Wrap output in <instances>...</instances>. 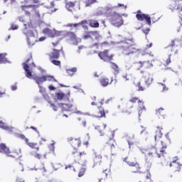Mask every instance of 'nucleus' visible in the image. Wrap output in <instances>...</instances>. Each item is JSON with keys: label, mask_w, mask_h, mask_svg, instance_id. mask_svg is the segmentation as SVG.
<instances>
[{"label": "nucleus", "mask_w": 182, "mask_h": 182, "mask_svg": "<svg viewBox=\"0 0 182 182\" xmlns=\"http://www.w3.org/2000/svg\"><path fill=\"white\" fill-rule=\"evenodd\" d=\"M136 46L134 41H133V38L129 40H125L124 41L120 42L119 49L122 50V53L128 56V55H132L139 52V49L133 47Z\"/></svg>", "instance_id": "f257e3e1"}, {"label": "nucleus", "mask_w": 182, "mask_h": 182, "mask_svg": "<svg viewBox=\"0 0 182 182\" xmlns=\"http://www.w3.org/2000/svg\"><path fill=\"white\" fill-rule=\"evenodd\" d=\"M31 60H32V57L28 58L26 63H23V68L26 72V77H28V79H33L38 86H41V83L46 82L45 75L41 77L39 75H32V72L29 70V65H28Z\"/></svg>", "instance_id": "f03ea898"}, {"label": "nucleus", "mask_w": 182, "mask_h": 182, "mask_svg": "<svg viewBox=\"0 0 182 182\" xmlns=\"http://www.w3.org/2000/svg\"><path fill=\"white\" fill-rule=\"evenodd\" d=\"M24 26H25V29L23 30V35L26 36L27 45L28 48H32V46L35 45V42H37L38 40H36V36H35L33 31H28L26 29V24H24Z\"/></svg>", "instance_id": "7ed1b4c3"}, {"label": "nucleus", "mask_w": 182, "mask_h": 182, "mask_svg": "<svg viewBox=\"0 0 182 182\" xmlns=\"http://www.w3.org/2000/svg\"><path fill=\"white\" fill-rule=\"evenodd\" d=\"M110 22L115 28H120L124 23L123 18L116 11L112 12V14H111Z\"/></svg>", "instance_id": "20e7f679"}, {"label": "nucleus", "mask_w": 182, "mask_h": 182, "mask_svg": "<svg viewBox=\"0 0 182 182\" xmlns=\"http://www.w3.org/2000/svg\"><path fill=\"white\" fill-rule=\"evenodd\" d=\"M136 19L138 21H146L147 25H149V26H151V18H150V16H149V14H141V11H138V14L136 15Z\"/></svg>", "instance_id": "39448f33"}, {"label": "nucleus", "mask_w": 182, "mask_h": 182, "mask_svg": "<svg viewBox=\"0 0 182 182\" xmlns=\"http://www.w3.org/2000/svg\"><path fill=\"white\" fill-rule=\"evenodd\" d=\"M99 58L104 62H110L113 59V55H109V50H105L102 52L98 53Z\"/></svg>", "instance_id": "423d86ee"}, {"label": "nucleus", "mask_w": 182, "mask_h": 182, "mask_svg": "<svg viewBox=\"0 0 182 182\" xmlns=\"http://www.w3.org/2000/svg\"><path fill=\"white\" fill-rule=\"evenodd\" d=\"M122 6H124V9H126L127 8V6H124V4H118L117 6H107L104 8L103 10V14H107V15H110L112 16V14H113V13H112V11H113V9H116V8H120Z\"/></svg>", "instance_id": "0eeeda50"}, {"label": "nucleus", "mask_w": 182, "mask_h": 182, "mask_svg": "<svg viewBox=\"0 0 182 182\" xmlns=\"http://www.w3.org/2000/svg\"><path fill=\"white\" fill-rule=\"evenodd\" d=\"M43 33L45 35H49L50 38H55V36H60L62 33H63V31H56V30H50L49 28H45L43 29Z\"/></svg>", "instance_id": "6e6552de"}, {"label": "nucleus", "mask_w": 182, "mask_h": 182, "mask_svg": "<svg viewBox=\"0 0 182 182\" xmlns=\"http://www.w3.org/2000/svg\"><path fill=\"white\" fill-rule=\"evenodd\" d=\"M169 9L171 11H178V12H181L182 11V2L181 1H172Z\"/></svg>", "instance_id": "1a4fd4ad"}, {"label": "nucleus", "mask_w": 182, "mask_h": 182, "mask_svg": "<svg viewBox=\"0 0 182 182\" xmlns=\"http://www.w3.org/2000/svg\"><path fill=\"white\" fill-rule=\"evenodd\" d=\"M65 36L67 38H69L70 41L73 43V45H77L79 42V39H77V37L76 36V34L73 32L68 31L64 33Z\"/></svg>", "instance_id": "9d476101"}, {"label": "nucleus", "mask_w": 182, "mask_h": 182, "mask_svg": "<svg viewBox=\"0 0 182 182\" xmlns=\"http://www.w3.org/2000/svg\"><path fill=\"white\" fill-rule=\"evenodd\" d=\"M58 106L62 109V112H71V113L75 112V109H72L73 107V105L60 103L58 104Z\"/></svg>", "instance_id": "9b49d317"}, {"label": "nucleus", "mask_w": 182, "mask_h": 182, "mask_svg": "<svg viewBox=\"0 0 182 182\" xmlns=\"http://www.w3.org/2000/svg\"><path fill=\"white\" fill-rule=\"evenodd\" d=\"M55 96L58 100H65L66 102L69 100L70 92H68V95H65L63 92H58L55 94Z\"/></svg>", "instance_id": "f8f14e48"}, {"label": "nucleus", "mask_w": 182, "mask_h": 182, "mask_svg": "<svg viewBox=\"0 0 182 182\" xmlns=\"http://www.w3.org/2000/svg\"><path fill=\"white\" fill-rule=\"evenodd\" d=\"M59 52H62V54L65 56V53L62 50V48L60 50L53 49V53L50 55V59H59Z\"/></svg>", "instance_id": "ddd939ff"}, {"label": "nucleus", "mask_w": 182, "mask_h": 182, "mask_svg": "<svg viewBox=\"0 0 182 182\" xmlns=\"http://www.w3.org/2000/svg\"><path fill=\"white\" fill-rule=\"evenodd\" d=\"M153 76H151V74L150 73H146L144 76V82L145 85L149 87L151 83H153Z\"/></svg>", "instance_id": "4468645a"}, {"label": "nucleus", "mask_w": 182, "mask_h": 182, "mask_svg": "<svg viewBox=\"0 0 182 182\" xmlns=\"http://www.w3.org/2000/svg\"><path fill=\"white\" fill-rule=\"evenodd\" d=\"M127 163L131 167H136V171H133L132 173H141V171H139V170H140V165H139V163H137V162H131V161H127Z\"/></svg>", "instance_id": "2eb2a0df"}, {"label": "nucleus", "mask_w": 182, "mask_h": 182, "mask_svg": "<svg viewBox=\"0 0 182 182\" xmlns=\"http://www.w3.org/2000/svg\"><path fill=\"white\" fill-rule=\"evenodd\" d=\"M0 153L9 154L11 151H9V148H8L5 144H0Z\"/></svg>", "instance_id": "dca6fc26"}, {"label": "nucleus", "mask_w": 182, "mask_h": 182, "mask_svg": "<svg viewBox=\"0 0 182 182\" xmlns=\"http://www.w3.org/2000/svg\"><path fill=\"white\" fill-rule=\"evenodd\" d=\"M139 68L141 69V68H143V66H145V68H146L147 69H149V68H153V64L150 63V61H139Z\"/></svg>", "instance_id": "f3484780"}, {"label": "nucleus", "mask_w": 182, "mask_h": 182, "mask_svg": "<svg viewBox=\"0 0 182 182\" xmlns=\"http://www.w3.org/2000/svg\"><path fill=\"white\" fill-rule=\"evenodd\" d=\"M110 65L111 68L112 69V70H114V74L119 75V73L120 72V70L119 69V65L113 62H110Z\"/></svg>", "instance_id": "a211bd4d"}, {"label": "nucleus", "mask_w": 182, "mask_h": 182, "mask_svg": "<svg viewBox=\"0 0 182 182\" xmlns=\"http://www.w3.org/2000/svg\"><path fill=\"white\" fill-rule=\"evenodd\" d=\"M6 53H1L0 54V64L1 63H11L9 60H8V59H6V58H5V56H6Z\"/></svg>", "instance_id": "6ab92c4d"}, {"label": "nucleus", "mask_w": 182, "mask_h": 182, "mask_svg": "<svg viewBox=\"0 0 182 182\" xmlns=\"http://www.w3.org/2000/svg\"><path fill=\"white\" fill-rule=\"evenodd\" d=\"M127 143L129 144V149L134 144V135H131L127 139Z\"/></svg>", "instance_id": "aec40b11"}, {"label": "nucleus", "mask_w": 182, "mask_h": 182, "mask_svg": "<svg viewBox=\"0 0 182 182\" xmlns=\"http://www.w3.org/2000/svg\"><path fill=\"white\" fill-rule=\"evenodd\" d=\"M181 46V48H182V41L178 39L172 41L171 46H172L173 48V46Z\"/></svg>", "instance_id": "412c9836"}, {"label": "nucleus", "mask_w": 182, "mask_h": 182, "mask_svg": "<svg viewBox=\"0 0 182 182\" xmlns=\"http://www.w3.org/2000/svg\"><path fill=\"white\" fill-rule=\"evenodd\" d=\"M89 24L91 28H99V22L95 20H90L89 21Z\"/></svg>", "instance_id": "4be33fe9"}, {"label": "nucleus", "mask_w": 182, "mask_h": 182, "mask_svg": "<svg viewBox=\"0 0 182 182\" xmlns=\"http://www.w3.org/2000/svg\"><path fill=\"white\" fill-rule=\"evenodd\" d=\"M0 128L3 129V130H9V132H12V127H8L2 122H0Z\"/></svg>", "instance_id": "5701e85b"}, {"label": "nucleus", "mask_w": 182, "mask_h": 182, "mask_svg": "<svg viewBox=\"0 0 182 182\" xmlns=\"http://www.w3.org/2000/svg\"><path fill=\"white\" fill-rule=\"evenodd\" d=\"M66 72L70 76H73L74 73L77 72V68H69L66 70Z\"/></svg>", "instance_id": "b1692460"}, {"label": "nucleus", "mask_w": 182, "mask_h": 182, "mask_svg": "<svg viewBox=\"0 0 182 182\" xmlns=\"http://www.w3.org/2000/svg\"><path fill=\"white\" fill-rule=\"evenodd\" d=\"M75 6V2L69 1L65 4L66 9L70 12H72V8Z\"/></svg>", "instance_id": "393cba45"}, {"label": "nucleus", "mask_w": 182, "mask_h": 182, "mask_svg": "<svg viewBox=\"0 0 182 182\" xmlns=\"http://www.w3.org/2000/svg\"><path fill=\"white\" fill-rule=\"evenodd\" d=\"M92 35H95V31H86L85 34L83 36V39H90Z\"/></svg>", "instance_id": "a878e982"}, {"label": "nucleus", "mask_w": 182, "mask_h": 182, "mask_svg": "<svg viewBox=\"0 0 182 182\" xmlns=\"http://www.w3.org/2000/svg\"><path fill=\"white\" fill-rule=\"evenodd\" d=\"M100 83L103 87H106V86H107V85H109V79L102 78L100 80Z\"/></svg>", "instance_id": "bb28decb"}, {"label": "nucleus", "mask_w": 182, "mask_h": 182, "mask_svg": "<svg viewBox=\"0 0 182 182\" xmlns=\"http://www.w3.org/2000/svg\"><path fill=\"white\" fill-rule=\"evenodd\" d=\"M102 160V156L99 155L95 156V159H94V165L92 166V168H95V166H96V164H97V163H100Z\"/></svg>", "instance_id": "cd10ccee"}, {"label": "nucleus", "mask_w": 182, "mask_h": 182, "mask_svg": "<svg viewBox=\"0 0 182 182\" xmlns=\"http://www.w3.org/2000/svg\"><path fill=\"white\" fill-rule=\"evenodd\" d=\"M163 110H164V108L163 107H161L158 110H156V114L159 117V119H161V117L164 119V115L161 114V112H163Z\"/></svg>", "instance_id": "c85d7f7f"}, {"label": "nucleus", "mask_w": 182, "mask_h": 182, "mask_svg": "<svg viewBox=\"0 0 182 182\" xmlns=\"http://www.w3.org/2000/svg\"><path fill=\"white\" fill-rule=\"evenodd\" d=\"M100 111H99V114H100V116H97V117H106V113L105 112V109H103V108L100 107L99 108Z\"/></svg>", "instance_id": "c756f323"}, {"label": "nucleus", "mask_w": 182, "mask_h": 182, "mask_svg": "<svg viewBox=\"0 0 182 182\" xmlns=\"http://www.w3.org/2000/svg\"><path fill=\"white\" fill-rule=\"evenodd\" d=\"M72 146L73 147H79L80 146V139H75L72 143Z\"/></svg>", "instance_id": "7c9ffc66"}, {"label": "nucleus", "mask_w": 182, "mask_h": 182, "mask_svg": "<svg viewBox=\"0 0 182 182\" xmlns=\"http://www.w3.org/2000/svg\"><path fill=\"white\" fill-rule=\"evenodd\" d=\"M44 78L46 80H48V82H50V80H54V82H57L56 79H55V77L52 75H44Z\"/></svg>", "instance_id": "2f4dec72"}, {"label": "nucleus", "mask_w": 182, "mask_h": 182, "mask_svg": "<svg viewBox=\"0 0 182 182\" xmlns=\"http://www.w3.org/2000/svg\"><path fill=\"white\" fill-rule=\"evenodd\" d=\"M161 136H163V134L161 133V130L156 132V134L154 136L155 141L156 140H157V139H161Z\"/></svg>", "instance_id": "473e14b6"}, {"label": "nucleus", "mask_w": 182, "mask_h": 182, "mask_svg": "<svg viewBox=\"0 0 182 182\" xmlns=\"http://www.w3.org/2000/svg\"><path fill=\"white\" fill-rule=\"evenodd\" d=\"M96 0H87L85 2V6H90V5H92V4H96Z\"/></svg>", "instance_id": "72a5a7b5"}, {"label": "nucleus", "mask_w": 182, "mask_h": 182, "mask_svg": "<svg viewBox=\"0 0 182 182\" xmlns=\"http://www.w3.org/2000/svg\"><path fill=\"white\" fill-rule=\"evenodd\" d=\"M43 97H44L45 100H46V102H48V103H51L52 102H50V98L49 97V95H48V93H43Z\"/></svg>", "instance_id": "f704fd0d"}, {"label": "nucleus", "mask_w": 182, "mask_h": 182, "mask_svg": "<svg viewBox=\"0 0 182 182\" xmlns=\"http://www.w3.org/2000/svg\"><path fill=\"white\" fill-rule=\"evenodd\" d=\"M50 151H55V141H52V144L48 146Z\"/></svg>", "instance_id": "c9c22d12"}, {"label": "nucleus", "mask_w": 182, "mask_h": 182, "mask_svg": "<svg viewBox=\"0 0 182 182\" xmlns=\"http://www.w3.org/2000/svg\"><path fill=\"white\" fill-rule=\"evenodd\" d=\"M136 86L138 87L139 92H143L144 90V87L143 86H141V84L140 83V82H139L137 83Z\"/></svg>", "instance_id": "e433bc0d"}, {"label": "nucleus", "mask_w": 182, "mask_h": 182, "mask_svg": "<svg viewBox=\"0 0 182 182\" xmlns=\"http://www.w3.org/2000/svg\"><path fill=\"white\" fill-rule=\"evenodd\" d=\"M51 60V63H53V65H55V66H60V61L59 60Z\"/></svg>", "instance_id": "4c0bfd02"}, {"label": "nucleus", "mask_w": 182, "mask_h": 182, "mask_svg": "<svg viewBox=\"0 0 182 182\" xmlns=\"http://www.w3.org/2000/svg\"><path fill=\"white\" fill-rule=\"evenodd\" d=\"M83 23H87V21L86 20H83L78 23H74L73 26H74V28H77V26H79V25H83Z\"/></svg>", "instance_id": "58836bf2"}, {"label": "nucleus", "mask_w": 182, "mask_h": 182, "mask_svg": "<svg viewBox=\"0 0 182 182\" xmlns=\"http://www.w3.org/2000/svg\"><path fill=\"white\" fill-rule=\"evenodd\" d=\"M85 168H82L78 173V177H82V176L85 175Z\"/></svg>", "instance_id": "ea45409f"}, {"label": "nucleus", "mask_w": 182, "mask_h": 182, "mask_svg": "<svg viewBox=\"0 0 182 182\" xmlns=\"http://www.w3.org/2000/svg\"><path fill=\"white\" fill-rule=\"evenodd\" d=\"M158 85H161V86L163 87V92H167V90H168V88L166 87L165 84H163L161 82H158Z\"/></svg>", "instance_id": "a19ab883"}, {"label": "nucleus", "mask_w": 182, "mask_h": 182, "mask_svg": "<svg viewBox=\"0 0 182 182\" xmlns=\"http://www.w3.org/2000/svg\"><path fill=\"white\" fill-rule=\"evenodd\" d=\"M38 87L40 89V93L42 94V95H43V93H46L45 88L42 87V86L38 85Z\"/></svg>", "instance_id": "79ce46f5"}, {"label": "nucleus", "mask_w": 182, "mask_h": 182, "mask_svg": "<svg viewBox=\"0 0 182 182\" xmlns=\"http://www.w3.org/2000/svg\"><path fill=\"white\" fill-rule=\"evenodd\" d=\"M16 29H18V26L11 24V26L10 28H9V31H16Z\"/></svg>", "instance_id": "37998d69"}, {"label": "nucleus", "mask_w": 182, "mask_h": 182, "mask_svg": "<svg viewBox=\"0 0 182 182\" xmlns=\"http://www.w3.org/2000/svg\"><path fill=\"white\" fill-rule=\"evenodd\" d=\"M142 32L144 35L147 36L149 35V32H150V28H147L146 29H142Z\"/></svg>", "instance_id": "c03bdc74"}, {"label": "nucleus", "mask_w": 182, "mask_h": 182, "mask_svg": "<svg viewBox=\"0 0 182 182\" xmlns=\"http://www.w3.org/2000/svg\"><path fill=\"white\" fill-rule=\"evenodd\" d=\"M20 139H22V140H24L26 141V143H28V141H29V139H28V138L25 137V135H23V134L20 135Z\"/></svg>", "instance_id": "a18cd8bd"}, {"label": "nucleus", "mask_w": 182, "mask_h": 182, "mask_svg": "<svg viewBox=\"0 0 182 182\" xmlns=\"http://www.w3.org/2000/svg\"><path fill=\"white\" fill-rule=\"evenodd\" d=\"M50 107H53V109L54 110V112H58V107H56L55 104L50 102Z\"/></svg>", "instance_id": "49530a36"}, {"label": "nucleus", "mask_w": 182, "mask_h": 182, "mask_svg": "<svg viewBox=\"0 0 182 182\" xmlns=\"http://www.w3.org/2000/svg\"><path fill=\"white\" fill-rule=\"evenodd\" d=\"M74 112L73 113H76V114H83V112H80V111H76L77 110V108L76 107H74Z\"/></svg>", "instance_id": "de8ad7c7"}, {"label": "nucleus", "mask_w": 182, "mask_h": 182, "mask_svg": "<svg viewBox=\"0 0 182 182\" xmlns=\"http://www.w3.org/2000/svg\"><path fill=\"white\" fill-rule=\"evenodd\" d=\"M25 8H33V9H36V8L38 7V5H28V6H24Z\"/></svg>", "instance_id": "09e8293b"}, {"label": "nucleus", "mask_w": 182, "mask_h": 182, "mask_svg": "<svg viewBox=\"0 0 182 182\" xmlns=\"http://www.w3.org/2000/svg\"><path fill=\"white\" fill-rule=\"evenodd\" d=\"M30 129H32V130H34L36 133L38 134V136H41V134L39 133V131H38V129L35 127H30Z\"/></svg>", "instance_id": "8fccbe9b"}, {"label": "nucleus", "mask_w": 182, "mask_h": 182, "mask_svg": "<svg viewBox=\"0 0 182 182\" xmlns=\"http://www.w3.org/2000/svg\"><path fill=\"white\" fill-rule=\"evenodd\" d=\"M171 55H168V58L166 60V65H170L171 63Z\"/></svg>", "instance_id": "3c124183"}, {"label": "nucleus", "mask_w": 182, "mask_h": 182, "mask_svg": "<svg viewBox=\"0 0 182 182\" xmlns=\"http://www.w3.org/2000/svg\"><path fill=\"white\" fill-rule=\"evenodd\" d=\"M137 100H139V98H138V97H134V98H132V99L130 100V102H131L132 103H136V102H137Z\"/></svg>", "instance_id": "603ef678"}, {"label": "nucleus", "mask_w": 182, "mask_h": 182, "mask_svg": "<svg viewBox=\"0 0 182 182\" xmlns=\"http://www.w3.org/2000/svg\"><path fill=\"white\" fill-rule=\"evenodd\" d=\"M30 147H35V146H36V144H33V143H29V141H28V143H26Z\"/></svg>", "instance_id": "864d4df0"}, {"label": "nucleus", "mask_w": 182, "mask_h": 182, "mask_svg": "<svg viewBox=\"0 0 182 182\" xmlns=\"http://www.w3.org/2000/svg\"><path fill=\"white\" fill-rule=\"evenodd\" d=\"M34 157H36V159H41L42 156L41 154H34Z\"/></svg>", "instance_id": "5fc2aeb1"}, {"label": "nucleus", "mask_w": 182, "mask_h": 182, "mask_svg": "<svg viewBox=\"0 0 182 182\" xmlns=\"http://www.w3.org/2000/svg\"><path fill=\"white\" fill-rule=\"evenodd\" d=\"M11 90H16L18 89V87H16V85H11Z\"/></svg>", "instance_id": "6e6d98bb"}, {"label": "nucleus", "mask_w": 182, "mask_h": 182, "mask_svg": "<svg viewBox=\"0 0 182 182\" xmlns=\"http://www.w3.org/2000/svg\"><path fill=\"white\" fill-rule=\"evenodd\" d=\"M46 39V37L43 36L39 38V42H43Z\"/></svg>", "instance_id": "4d7b16f0"}, {"label": "nucleus", "mask_w": 182, "mask_h": 182, "mask_svg": "<svg viewBox=\"0 0 182 182\" xmlns=\"http://www.w3.org/2000/svg\"><path fill=\"white\" fill-rule=\"evenodd\" d=\"M48 89H49L50 90H55V89H56V88H55V87H54L53 85H50V86L48 87Z\"/></svg>", "instance_id": "13d9d810"}, {"label": "nucleus", "mask_w": 182, "mask_h": 182, "mask_svg": "<svg viewBox=\"0 0 182 182\" xmlns=\"http://www.w3.org/2000/svg\"><path fill=\"white\" fill-rule=\"evenodd\" d=\"M29 66H31V68H36V65H35V63L32 62L31 64H28Z\"/></svg>", "instance_id": "bf43d9fd"}, {"label": "nucleus", "mask_w": 182, "mask_h": 182, "mask_svg": "<svg viewBox=\"0 0 182 182\" xmlns=\"http://www.w3.org/2000/svg\"><path fill=\"white\" fill-rule=\"evenodd\" d=\"M81 26L83 28V29H87V26L86 25V23L81 24Z\"/></svg>", "instance_id": "052dcab7"}, {"label": "nucleus", "mask_w": 182, "mask_h": 182, "mask_svg": "<svg viewBox=\"0 0 182 182\" xmlns=\"http://www.w3.org/2000/svg\"><path fill=\"white\" fill-rule=\"evenodd\" d=\"M18 21H19L20 22H25V20L23 19V17H19V18H18Z\"/></svg>", "instance_id": "680f3d73"}, {"label": "nucleus", "mask_w": 182, "mask_h": 182, "mask_svg": "<svg viewBox=\"0 0 182 182\" xmlns=\"http://www.w3.org/2000/svg\"><path fill=\"white\" fill-rule=\"evenodd\" d=\"M98 132H99L100 136H105V132H103L102 130L100 129Z\"/></svg>", "instance_id": "e2e57ef3"}, {"label": "nucleus", "mask_w": 182, "mask_h": 182, "mask_svg": "<svg viewBox=\"0 0 182 182\" xmlns=\"http://www.w3.org/2000/svg\"><path fill=\"white\" fill-rule=\"evenodd\" d=\"M33 4H39V1L38 0H31Z\"/></svg>", "instance_id": "0e129e2a"}, {"label": "nucleus", "mask_w": 182, "mask_h": 182, "mask_svg": "<svg viewBox=\"0 0 182 182\" xmlns=\"http://www.w3.org/2000/svg\"><path fill=\"white\" fill-rule=\"evenodd\" d=\"M122 77L124 78V79H126V80H129V78H127V75L126 74V75H124L123 76H122Z\"/></svg>", "instance_id": "69168bd1"}, {"label": "nucleus", "mask_w": 182, "mask_h": 182, "mask_svg": "<svg viewBox=\"0 0 182 182\" xmlns=\"http://www.w3.org/2000/svg\"><path fill=\"white\" fill-rule=\"evenodd\" d=\"M151 178V174L149 173L148 175H146V178Z\"/></svg>", "instance_id": "338daca9"}, {"label": "nucleus", "mask_w": 182, "mask_h": 182, "mask_svg": "<svg viewBox=\"0 0 182 182\" xmlns=\"http://www.w3.org/2000/svg\"><path fill=\"white\" fill-rule=\"evenodd\" d=\"M148 156H149V157H153V154L151 152L148 153Z\"/></svg>", "instance_id": "774afa93"}]
</instances>
